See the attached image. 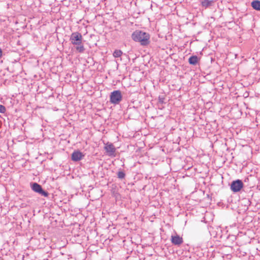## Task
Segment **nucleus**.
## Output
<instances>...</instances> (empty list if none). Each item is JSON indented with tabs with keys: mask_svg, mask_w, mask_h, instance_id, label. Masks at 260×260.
Returning a JSON list of instances; mask_svg holds the SVG:
<instances>
[{
	"mask_svg": "<svg viewBox=\"0 0 260 260\" xmlns=\"http://www.w3.org/2000/svg\"><path fill=\"white\" fill-rule=\"evenodd\" d=\"M132 38L135 42H140L142 46H147L150 43V35L149 34L141 30L134 31Z\"/></svg>",
	"mask_w": 260,
	"mask_h": 260,
	"instance_id": "nucleus-1",
	"label": "nucleus"
},
{
	"mask_svg": "<svg viewBox=\"0 0 260 260\" xmlns=\"http://www.w3.org/2000/svg\"><path fill=\"white\" fill-rule=\"evenodd\" d=\"M251 5L252 7L255 10L260 11V1L258 0L253 1Z\"/></svg>",
	"mask_w": 260,
	"mask_h": 260,
	"instance_id": "nucleus-10",
	"label": "nucleus"
},
{
	"mask_svg": "<svg viewBox=\"0 0 260 260\" xmlns=\"http://www.w3.org/2000/svg\"><path fill=\"white\" fill-rule=\"evenodd\" d=\"M125 176V174L124 172H123V171L118 172L117 177L118 178L122 179L124 178Z\"/></svg>",
	"mask_w": 260,
	"mask_h": 260,
	"instance_id": "nucleus-14",
	"label": "nucleus"
},
{
	"mask_svg": "<svg viewBox=\"0 0 260 260\" xmlns=\"http://www.w3.org/2000/svg\"><path fill=\"white\" fill-rule=\"evenodd\" d=\"M6 111L5 107L3 105H0V113H4Z\"/></svg>",
	"mask_w": 260,
	"mask_h": 260,
	"instance_id": "nucleus-17",
	"label": "nucleus"
},
{
	"mask_svg": "<svg viewBox=\"0 0 260 260\" xmlns=\"http://www.w3.org/2000/svg\"><path fill=\"white\" fill-rule=\"evenodd\" d=\"M212 3V1L204 0L202 2V5L205 8H207L208 7L211 6Z\"/></svg>",
	"mask_w": 260,
	"mask_h": 260,
	"instance_id": "nucleus-12",
	"label": "nucleus"
},
{
	"mask_svg": "<svg viewBox=\"0 0 260 260\" xmlns=\"http://www.w3.org/2000/svg\"><path fill=\"white\" fill-rule=\"evenodd\" d=\"M243 202L244 203L245 206L247 207V209H248V207L250 205L251 202L249 199H244L242 200Z\"/></svg>",
	"mask_w": 260,
	"mask_h": 260,
	"instance_id": "nucleus-15",
	"label": "nucleus"
},
{
	"mask_svg": "<svg viewBox=\"0 0 260 260\" xmlns=\"http://www.w3.org/2000/svg\"><path fill=\"white\" fill-rule=\"evenodd\" d=\"M82 36L78 32H75L72 34L70 40L73 45H79V43L82 41Z\"/></svg>",
	"mask_w": 260,
	"mask_h": 260,
	"instance_id": "nucleus-5",
	"label": "nucleus"
},
{
	"mask_svg": "<svg viewBox=\"0 0 260 260\" xmlns=\"http://www.w3.org/2000/svg\"><path fill=\"white\" fill-rule=\"evenodd\" d=\"M74 46H76V50L77 51H78L79 53H83L85 50V48L84 47L83 44L82 43V41H80V43H79V45H74Z\"/></svg>",
	"mask_w": 260,
	"mask_h": 260,
	"instance_id": "nucleus-11",
	"label": "nucleus"
},
{
	"mask_svg": "<svg viewBox=\"0 0 260 260\" xmlns=\"http://www.w3.org/2000/svg\"><path fill=\"white\" fill-rule=\"evenodd\" d=\"M84 157V154H83L79 150H75L74 151L72 155H71V159L73 161H79L82 159Z\"/></svg>",
	"mask_w": 260,
	"mask_h": 260,
	"instance_id": "nucleus-6",
	"label": "nucleus"
},
{
	"mask_svg": "<svg viewBox=\"0 0 260 260\" xmlns=\"http://www.w3.org/2000/svg\"><path fill=\"white\" fill-rule=\"evenodd\" d=\"M104 149L108 156H115L116 148L113 144H108L105 146Z\"/></svg>",
	"mask_w": 260,
	"mask_h": 260,
	"instance_id": "nucleus-7",
	"label": "nucleus"
},
{
	"mask_svg": "<svg viewBox=\"0 0 260 260\" xmlns=\"http://www.w3.org/2000/svg\"><path fill=\"white\" fill-rule=\"evenodd\" d=\"M122 54V52L120 50H116L113 53V56L115 57H119L121 56Z\"/></svg>",
	"mask_w": 260,
	"mask_h": 260,
	"instance_id": "nucleus-13",
	"label": "nucleus"
},
{
	"mask_svg": "<svg viewBox=\"0 0 260 260\" xmlns=\"http://www.w3.org/2000/svg\"><path fill=\"white\" fill-rule=\"evenodd\" d=\"M199 58L196 55L191 56L188 59V62L192 65H196L199 62Z\"/></svg>",
	"mask_w": 260,
	"mask_h": 260,
	"instance_id": "nucleus-9",
	"label": "nucleus"
},
{
	"mask_svg": "<svg viewBox=\"0 0 260 260\" xmlns=\"http://www.w3.org/2000/svg\"><path fill=\"white\" fill-rule=\"evenodd\" d=\"M165 98L163 96H159L158 97V103L159 104H164L165 103Z\"/></svg>",
	"mask_w": 260,
	"mask_h": 260,
	"instance_id": "nucleus-16",
	"label": "nucleus"
},
{
	"mask_svg": "<svg viewBox=\"0 0 260 260\" xmlns=\"http://www.w3.org/2000/svg\"><path fill=\"white\" fill-rule=\"evenodd\" d=\"M122 96L120 90H114L110 95V102L115 105H117L122 101Z\"/></svg>",
	"mask_w": 260,
	"mask_h": 260,
	"instance_id": "nucleus-2",
	"label": "nucleus"
},
{
	"mask_svg": "<svg viewBox=\"0 0 260 260\" xmlns=\"http://www.w3.org/2000/svg\"><path fill=\"white\" fill-rule=\"evenodd\" d=\"M3 55V51L0 48V58L2 57Z\"/></svg>",
	"mask_w": 260,
	"mask_h": 260,
	"instance_id": "nucleus-18",
	"label": "nucleus"
},
{
	"mask_svg": "<svg viewBox=\"0 0 260 260\" xmlns=\"http://www.w3.org/2000/svg\"><path fill=\"white\" fill-rule=\"evenodd\" d=\"M171 241L173 245L179 246L183 242V238L178 235L171 236Z\"/></svg>",
	"mask_w": 260,
	"mask_h": 260,
	"instance_id": "nucleus-8",
	"label": "nucleus"
},
{
	"mask_svg": "<svg viewBox=\"0 0 260 260\" xmlns=\"http://www.w3.org/2000/svg\"><path fill=\"white\" fill-rule=\"evenodd\" d=\"M244 184L241 180L237 179L233 181L230 185L231 190L234 192L240 191L243 187Z\"/></svg>",
	"mask_w": 260,
	"mask_h": 260,
	"instance_id": "nucleus-4",
	"label": "nucleus"
},
{
	"mask_svg": "<svg viewBox=\"0 0 260 260\" xmlns=\"http://www.w3.org/2000/svg\"><path fill=\"white\" fill-rule=\"evenodd\" d=\"M31 189L41 195L42 196L47 197L49 196V193L43 190L42 186L36 182H34L30 184Z\"/></svg>",
	"mask_w": 260,
	"mask_h": 260,
	"instance_id": "nucleus-3",
	"label": "nucleus"
}]
</instances>
